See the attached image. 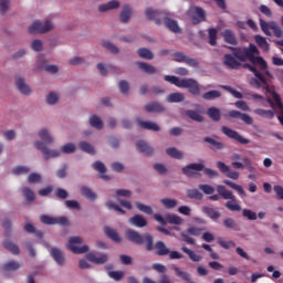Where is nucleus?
Segmentation results:
<instances>
[{
	"label": "nucleus",
	"instance_id": "nucleus-61",
	"mask_svg": "<svg viewBox=\"0 0 283 283\" xmlns=\"http://www.w3.org/2000/svg\"><path fill=\"white\" fill-rule=\"evenodd\" d=\"M199 189L206 193V196H211V193L216 192V188L210 185H199Z\"/></svg>",
	"mask_w": 283,
	"mask_h": 283
},
{
	"label": "nucleus",
	"instance_id": "nucleus-58",
	"mask_svg": "<svg viewBox=\"0 0 283 283\" xmlns=\"http://www.w3.org/2000/svg\"><path fill=\"white\" fill-rule=\"evenodd\" d=\"M56 198H60V200H67V197L70 196L67 193V190L63 189V188H56L54 191Z\"/></svg>",
	"mask_w": 283,
	"mask_h": 283
},
{
	"label": "nucleus",
	"instance_id": "nucleus-15",
	"mask_svg": "<svg viewBox=\"0 0 283 283\" xmlns=\"http://www.w3.org/2000/svg\"><path fill=\"white\" fill-rule=\"evenodd\" d=\"M228 116H230V118H239L240 120H243L245 125H253V117L247 113H242L240 111H230Z\"/></svg>",
	"mask_w": 283,
	"mask_h": 283
},
{
	"label": "nucleus",
	"instance_id": "nucleus-23",
	"mask_svg": "<svg viewBox=\"0 0 283 283\" xmlns=\"http://www.w3.org/2000/svg\"><path fill=\"white\" fill-rule=\"evenodd\" d=\"M222 38L226 43H229V45H238V38H235V33L231 30H224L222 32Z\"/></svg>",
	"mask_w": 283,
	"mask_h": 283
},
{
	"label": "nucleus",
	"instance_id": "nucleus-47",
	"mask_svg": "<svg viewBox=\"0 0 283 283\" xmlns=\"http://www.w3.org/2000/svg\"><path fill=\"white\" fill-rule=\"evenodd\" d=\"M91 127H95V129H103V120L96 115L90 117Z\"/></svg>",
	"mask_w": 283,
	"mask_h": 283
},
{
	"label": "nucleus",
	"instance_id": "nucleus-44",
	"mask_svg": "<svg viewBox=\"0 0 283 283\" xmlns=\"http://www.w3.org/2000/svg\"><path fill=\"white\" fill-rule=\"evenodd\" d=\"M209 34V44L216 46L218 44V29L211 28L208 30Z\"/></svg>",
	"mask_w": 283,
	"mask_h": 283
},
{
	"label": "nucleus",
	"instance_id": "nucleus-25",
	"mask_svg": "<svg viewBox=\"0 0 283 283\" xmlns=\"http://www.w3.org/2000/svg\"><path fill=\"white\" fill-rule=\"evenodd\" d=\"M272 96H273V101H274V103H275V105L279 108V112L281 114V115L277 116V118H279L281 125H283V104H282V98L280 97V94H277L275 92L272 94Z\"/></svg>",
	"mask_w": 283,
	"mask_h": 283
},
{
	"label": "nucleus",
	"instance_id": "nucleus-5",
	"mask_svg": "<svg viewBox=\"0 0 283 283\" xmlns=\"http://www.w3.org/2000/svg\"><path fill=\"white\" fill-rule=\"evenodd\" d=\"M217 192L223 200H230L226 202V208L229 209V211H242V207L235 202V196H233L231 190H227V187L219 185Z\"/></svg>",
	"mask_w": 283,
	"mask_h": 283
},
{
	"label": "nucleus",
	"instance_id": "nucleus-38",
	"mask_svg": "<svg viewBox=\"0 0 283 283\" xmlns=\"http://www.w3.org/2000/svg\"><path fill=\"white\" fill-rule=\"evenodd\" d=\"M157 255H169V249L165 245V242L158 241L155 243Z\"/></svg>",
	"mask_w": 283,
	"mask_h": 283
},
{
	"label": "nucleus",
	"instance_id": "nucleus-60",
	"mask_svg": "<svg viewBox=\"0 0 283 283\" xmlns=\"http://www.w3.org/2000/svg\"><path fill=\"white\" fill-rule=\"evenodd\" d=\"M103 48H105L106 50H108V52H112V54H118V49L116 48V45H114L112 42L109 41H104L103 42Z\"/></svg>",
	"mask_w": 283,
	"mask_h": 283
},
{
	"label": "nucleus",
	"instance_id": "nucleus-56",
	"mask_svg": "<svg viewBox=\"0 0 283 283\" xmlns=\"http://www.w3.org/2000/svg\"><path fill=\"white\" fill-rule=\"evenodd\" d=\"M62 154H74L76 151V146L72 143L65 144L61 148Z\"/></svg>",
	"mask_w": 283,
	"mask_h": 283
},
{
	"label": "nucleus",
	"instance_id": "nucleus-39",
	"mask_svg": "<svg viewBox=\"0 0 283 283\" xmlns=\"http://www.w3.org/2000/svg\"><path fill=\"white\" fill-rule=\"evenodd\" d=\"M203 213H206L208 218H211V220H218L221 216L220 211L216 210V208H209V207L203 208Z\"/></svg>",
	"mask_w": 283,
	"mask_h": 283
},
{
	"label": "nucleus",
	"instance_id": "nucleus-37",
	"mask_svg": "<svg viewBox=\"0 0 283 283\" xmlns=\"http://www.w3.org/2000/svg\"><path fill=\"white\" fill-rule=\"evenodd\" d=\"M136 64L139 67V70H142L146 74H156V67H154V65H150L145 62H137Z\"/></svg>",
	"mask_w": 283,
	"mask_h": 283
},
{
	"label": "nucleus",
	"instance_id": "nucleus-18",
	"mask_svg": "<svg viewBox=\"0 0 283 283\" xmlns=\"http://www.w3.org/2000/svg\"><path fill=\"white\" fill-rule=\"evenodd\" d=\"M86 259L88 260V262H92L93 264H105V262L109 260V256L105 253H102L98 256H96L94 252H90L86 254Z\"/></svg>",
	"mask_w": 283,
	"mask_h": 283
},
{
	"label": "nucleus",
	"instance_id": "nucleus-17",
	"mask_svg": "<svg viewBox=\"0 0 283 283\" xmlns=\"http://www.w3.org/2000/svg\"><path fill=\"white\" fill-rule=\"evenodd\" d=\"M129 224L132 227H136L137 229H144V227H147L148 222L143 214H135L132 218L128 219Z\"/></svg>",
	"mask_w": 283,
	"mask_h": 283
},
{
	"label": "nucleus",
	"instance_id": "nucleus-24",
	"mask_svg": "<svg viewBox=\"0 0 283 283\" xmlns=\"http://www.w3.org/2000/svg\"><path fill=\"white\" fill-rule=\"evenodd\" d=\"M119 19L122 23H128L129 19H132V7L125 4L119 13Z\"/></svg>",
	"mask_w": 283,
	"mask_h": 283
},
{
	"label": "nucleus",
	"instance_id": "nucleus-62",
	"mask_svg": "<svg viewBox=\"0 0 283 283\" xmlns=\"http://www.w3.org/2000/svg\"><path fill=\"white\" fill-rule=\"evenodd\" d=\"M118 87L122 94H129V83L127 81L122 80L118 84Z\"/></svg>",
	"mask_w": 283,
	"mask_h": 283
},
{
	"label": "nucleus",
	"instance_id": "nucleus-43",
	"mask_svg": "<svg viewBox=\"0 0 283 283\" xmlns=\"http://www.w3.org/2000/svg\"><path fill=\"white\" fill-rule=\"evenodd\" d=\"M78 147L82 151H85L86 154H91L92 156H94V154H96V150L94 149V146H92L87 142H80Z\"/></svg>",
	"mask_w": 283,
	"mask_h": 283
},
{
	"label": "nucleus",
	"instance_id": "nucleus-53",
	"mask_svg": "<svg viewBox=\"0 0 283 283\" xmlns=\"http://www.w3.org/2000/svg\"><path fill=\"white\" fill-rule=\"evenodd\" d=\"M220 87L221 90H226V92H229L230 94H232L234 98H243V95L239 91L234 90L229 85H221Z\"/></svg>",
	"mask_w": 283,
	"mask_h": 283
},
{
	"label": "nucleus",
	"instance_id": "nucleus-49",
	"mask_svg": "<svg viewBox=\"0 0 283 283\" xmlns=\"http://www.w3.org/2000/svg\"><path fill=\"white\" fill-rule=\"evenodd\" d=\"M135 206L138 209V211H142V213H146L147 216H151V213H154V209H151V207L149 206H146L138 201L135 202Z\"/></svg>",
	"mask_w": 283,
	"mask_h": 283
},
{
	"label": "nucleus",
	"instance_id": "nucleus-45",
	"mask_svg": "<svg viewBox=\"0 0 283 283\" xmlns=\"http://www.w3.org/2000/svg\"><path fill=\"white\" fill-rule=\"evenodd\" d=\"M137 54L140 56V59H146V61H151V59H154V53L146 48L138 49Z\"/></svg>",
	"mask_w": 283,
	"mask_h": 283
},
{
	"label": "nucleus",
	"instance_id": "nucleus-50",
	"mask_svg": "<svg viewBox=\"0 0 283 283\" xmlns=\"http://www.w3.org/2000/svg\"><path fill=\"white\" fill-rule=\"evenodd\" d=\"M186 115L188 118H191V120H196L197 123H202V120H205V117H202V115L196 111H187Z\"/></svg>",
	"mask_w": 283,
	"mask_h": 283
},
{
	"label": "nucleus",
	"instance_id": "nucleus-35",
	"mask_svg": "<svg viewBox=\"0 0 283 283\" xmlns=\"http://www.w3.org/2000/svg\"><path fill=\"white\" fill-rule=\"evenodd\" d=\"M254 114H256V116H261L262 118H269L270 120L272 118H275V113L271 109L266 111L262 108H256L254 109Z\"/></svg>",
	"mask_w": 283,
	"mask_h": 283
},
{
	"label": "nucleus",
	"instance_id": "nucleus-42",
	"mask_svg": "<svg viewBox=\"0 0 283 283\" xmlns=\"http://www.w3.org/2000/svg\"><path fill=\"white\" fill-rule=\"evenodd\" d=\"M21 263L17 261H9L2 265V271H19Z\"/></svg>",
	"mask_w": 283,
	"mask_h": 283
},
{
	"label": "nucleus",
	"instance_id": "nucleus-55",
	"mask_svg": "<svg viewBox=\"0 0 283 283\" xmlns=\"http://www.w3.org/2000/svg\"><path fill=\"white\" fill-rule=\"evenodd\" d=\"M203 231H205V228H198L196 226L189 227L187 229V233H189V235H195V237L201 235Z\"/></svg>",
	"mask_w": 283,
	"mask_h": 283
},
{
	"label": "nucleus",
	"instance_id": "nucleus-33",
	"mask_svg": "<svg viewBox=\"0 0 283 283\" xmlns=\"http://www.w3.org/2000/svg\"><path fill=\"white\" fill-rule=\"evenodd\" d=\"M3 247H4V249H7V251H10V253H12V255H19V253H20L19 245L14 244L10 240H4Z\"/></svg>",
	"mask_w": 283,
	"mask_h": 283
},
{
	"label": "nucleus",
	"instance_id": "nucleus-31",
	"mask_svg": "<svg viewBox=\"0 0 283 283\" xmlns=\"http://www.w3.org/2000/svg\"><path fill=\"white\" fill-rule=\"evenodd\" d=\"M203 143H209V145H211L210 149H212V151L224 149V145L221 142H218L211 137H205Z\"/></svg>",
	"mask_w": 283,
	"mask_h": 283
},
{
	"label": "nucleus",
	"instance_id": "nucleus-10",
	"mask_svg": "<svg viewBox=\"0 0 283 283\" xmlns=\"http://www.w3.org/2000/svg\"><path fill=\"white\" fill-rule=\"evenodd\" d=\"M221 132L228 138H231L232 140H235L237 143H240V145H249V143H250L249 139L242 137V135H240V133H238L237 130H233L227 126H222Z\"/></svg>",
	"mask_w": 283,
	"mask_h": 283
},
{
	"label": "nucleus",
	"instance_id": "nucleus-34",
	"mask_svg": "<svg viewBox=\"0 0 283 283\" xmlns=\"http://www.w3.org/2000/svg\"><path fill=\"white\" fill-rule=\"evenodd\" d=\"M81 193H82L83 198H86L87 200H91L92 202H94V200H96L95 192L92 191V189L87 186H83L81 188Z\"/></svg>",
	"mask_w": 283,
	"mask_h": 283
},
{
	"label": "nucleus",
	"instance_id": "nucleus-21",
	"mask_svg": "<svg viewBox=\"0 0 283 283\" xmlns=\"http://www.w3.org/2000/svg\"><path fill=\"white\" fill-rule=\"evenodd\" d=\"M254 41L258 45V48H260V50H262V52H269V50H271V44H269V42L266 41V38L256 34L254 36Z\"/></svg>",
	"mask_w": 283,
	"mask_h": 283
},
{
	"label": "nucleus",
	"instance_id": "nucleus-4",
	"mask_svg": "<svg viewBox=\"0 0 283 283\" xmlns=\"http://www.w3.org/2000/svg\"><path fill=\"white\" fill-rule=\"evenodd\" d=\"M243 67H245L247 70H250V72H252L255 76L250 80V85L252 87H255L256 90H260V87H262V85H263V87H269L266 77H264V74L266 76H271V73L269 72V66L264 71H261V69L259 67L260 71H258V67H255L249 63H245V64H243Z\"/></svg>",
	"mask_w": 283,
	"mask_h": 283
},
{
	"label": "nucleus",
	"instance_id": "nucleus-1",
	"mask_svg": "<svg viewBox=\"0 0 283 283\" xmlns=\"http://www.w3.org/2000/svg\"><path fill=\"white\" fill-rule=\"evenodd\" d=\"M228 50L232 51V54H224L223 65L229 67V70H238L242 63H250L260 67L261 72L266 70V62L260 56V50L255 44L250 43L249 46H227Z\"/></svg>",
	"mask_w": 283,
	"mask_h": 283
},
{
	"label": "nucleus",
	"instance_id": "nucleus-12",
	"mask_svg": "<svg viewBox=\"0 0 283 283\" xmlns=\"http://www.w3.org/2000/svg\"><path fill=\"white\" fill-rule=\"evenodd\" d=\"M153 218L156 220V222H159L161 227H167V224H178V216L176 214H166L163 217L159 213H155Z\"/></svg>",
	"mask_w": 283,
	"mask_h": 283
},
{
	"label": "nucleus",
	"instance_id": "nucleus-57",
	"mask_svg": "<svg viewBox=\"0 0 283 283\" xmlns=\"http://www.w3.org/2000/svg\"><path fill=\"white\" fill-rule=\"evenodd\" d=\"M92 167L95 171H98L99 174H105L107 171V167H105V164H103L102 161H95Z\"/></svg>",
	"mask_w": 283,
	"mask_h": 283
},
{
	"label": "nucleus",
	"instance_id": "nucleus-27",
	"mask_svg": "<svg viewBox=\"0 0 283 283\" xmlns=\"http://www.w3.org/2000/svg\"><path fill=\"white\" fill-rule=\"evenodd\" d=\"M138 125L143 129H150V132H160V126L154 122H143L140 119H137Z\"/></svg>",
	"mask_w": 283,
	"mask_h": 283
},
{
	"label": "nucleus",
	"instance_id": "nucleus-63",
	"mask_svg": "<svg viewBox=\"0 0 283 283\" xmlns=\"http://www.w3.org/2000/svg\"><path fill=\"white\" fill-rule=\"evenodd\" d=\"M28 182L30 185H34L36 182H41V175H39L36 172L30 174L29 177H28Z\"/></svg>",
	"mask_w": 283,
	"mask_h": 283
},
{
	"label": "nucleus",
	"instance_id": "nucleus-6",
	"mask_svg": "<svg viewBox=\"0 0 283 283\" xmlns=\"http://www.w3.org/2000/svg\"><path fill=\"white\" fill-rule=\"evenodd\" d=\"M187 14L192 25H200V23L207 21V11H205V9H202L201 7L190 6Z\"/></svg>",
	"mask_w": 283,
	"mask_h": 283
},
{
	"label": "nucleus",
	"instance_id": "nucleus-40",
	"mask_svg": "<svg viewBox=\"0 0 283 283\" xmlns=\"http://www.w3.org/2000/svg\"><path fill=\"white\" fill-rule=\"evenodd\" d=\"M220 96H222V93L220 91H208L202 95V98L205 101H216V98H220Z\"/></svg>",
	"mask_w": 283,
	"mask_h": 283
},
{
	"label": "nucleus",
	"instance_id": "nucleus-19",
	"mask_svg": "<svg viewBox=\"0 0 283 283\" xmlns=\"http://www.w3.org/2000/svg\"><path fill=\"white\" fill-rule=\"evenodd\" d=\"M136 148L140 151V154H145L146 156H154V148L147 144L145 140L136 142Z\"/></svg>",
	"mask_w": 283,
	"mask_h": 283
},
{
	"label": "nucleus",
	"instance_id": "nucleus-48",
	"mask_svg": "<svg viewBox=\"0 0 283 283\" xmlns=\"http://www.w3.org/2000/svg\"><path fill=\"white\" fill-rule=\"evenodd\" d=\"M187 196H188V198H191L192 200H202V198H205L202 192H200V190H198V189L187 190Z\"/></svg>",
	"mask_w": 283,
	"mask_h": 283
},
{
	"label": "nucleus",
	"instance_id": "nucleus-8",
	"mask_svg": "<svg viewBox=\"0 0 283 283\" xmlns=\"http://www.w3.org/2000/svg\"><path fill=\"white\" fill-rule=\"evenodd\" d=\"M50 30H54V24L50 20H46L44 23L36 20L29 27V34H45Z\"/></svg>",
	"mask_w": 283,
	"mask_h": 283
},
{
	"label": "nucleus",
	"instance_id": "nucleus-32",
	"mask_svg": "<svg viewBox=\"0 0 283 283\" xmlns=\"http://www.w3.org/2000/svg\"><path fill=\"white\" fill-rule=\"evenodd\" d=\"M223 184L230 187L231 189H234L239 193V196L244 197L247 196V192L244 191V188L242 186L234 184L233 181L226 179L223 180Z\"/></svg>",
	"mask_w": 283,
	"mask_h": 283
},
{
	"label": "nucleus",
	"instance_id": "nucleus-11",
	"mask_svg": "<svg viewBox=\"0 0 283 283\" xmlns=\"http://www.w3.org/2000/svg\"><path fill=\"white\" fill-rule=\"evenodd\" d=\"M35 149L42 151L45 160H50V158H59V156H61V153L59 150H50L41 140L35 142Z\"/></svg>",
	"mask_w": 283,
	"mask_h": 283
},
{
	"label": "nucleus",
	"instance_id": "nucleus-3",
	"mask_svg": "<svg viewBox=\"0 0 283 283\" xmlns=\"http://www.w3.org/2000/svg\"><path fill=\"white\" fill-rule=\"evenodd\" d=\"M125 238L128 242H133V244H145L148 251H154V237L151 234H140L138 231L134 229H127L125 231Z\"/></svg>",
	"mask_w": 283,
	"mask_h": 283
},
{
	"label": "nucleus",
	"instance_id": "nucleus-9",
	"mask_svg": "<svg viewBox=\"0 0 283 283\" xmlns=\"http://www.w3.org/2000/svg\"><path fill=\"white\" fill-rule=\"evenodd\" d=\"M178 87H185L189 90L190 94H193V96H200V85L193 78H179Z\"/></svg>",
	"mask_w": 283,
	"mask_h": 283
},
{
	"label": "nucleus",
	"instance_id": "nucleus-22",
	"mask_svg": "<svg viewBox=\"0 0 283 283\" xmlns=\"http://www.w3.org/2000/svg\"><path fill=\"white\" fill-rule=\"evenodd\" d=\"M51 255H52L53 260L56 262V264H59L60 266H63V264H65V255L63 254V252L60 249L52 248Z\"/></svg>",
	"mask_w": 283,
	"mask_h": 283
},
{
	"label": "nucleus",
	"instance_id": "nucleus-64",
	"mask_svg": "<svg viewBox=\"0 0 283 283\" xmlns=\"http://www.w3.org/2000/svg\"><path fill=\"white\" fill-rule=\"evenodd\" d=\"M274 193H276L277 200H283V187L282 186H274L273 187Z\"/></svg>",
	"mask_w": 283,
	"mask_h": 283
},
{
	"label": "nucleus",
	"instance_id": "nucleus-52",
	"mask_svg": "<svg viewBox=\"0 0 283 283\" xmlns=\"http://www.w3.org/2000/svg\"><path fill=\"white\" fill-rule=\"evenodd\" d=\"M108 277H112V280H115V282H120L123 277H125V272L123 271H109L107 273Z\"/></svg>",
	"mask_w": 283,
	"mask_h": 283
},
{
	"label": "nucleus",
	"instance_id": "nucleus-59",
	"mask_svg": "<svg viewBox=\"0 0 283 283\" xmlns=\"http://www.w3.org/2000/svg\"><path fill=\"white\" fill-rule=\"evenodd\" d=\"M242 216H243V218H248V220H258V213H255L249 209H243Z\"/></svg>",
	"mask_w": 283,
	"mask_h": 283
},
{
	"label": "nucleus",
	"instance_id": "nucleus-30",
	"mask_svg": "<svg viewBox=\"0 0 283 283\" xmlns=\"http://www.w3.org/2000/svg\"><path fill=\"white\" fill-rule=\"evenodd\" d=\"M207 114L209 118H211V120H213L214 123L220 122V118H222V113L219 111V108L213 106L208 108Z\"/></svg>",
	"mask_w": 283,
	"mask_h": 283
},
{
	"label": "nucleus",
	"instance_id": "nucleus-13",
	"mask_svg": "<svg viewBox=\"0 0 283 283\" xmlns=\"http://www.w3.org/2000/svg\"><path fill=\"white\" fill-rule=\"evenodd\" d=\"M217 168L219 169V171H221V174H226L227 178H230L231 180L240 179V172L231 170V168L227 166L224 161H218Z\"/></svg>",
	"mask_w": 283,
	"mask_h": 283
},
{
	"label": "nucleus",
	"instance_id": "nucleus-26",
	"mask_svg": "<svg viewBox=\"0 0 283 283\" xmlns=\"http://www.w3.org/2000/svg\"><path fill=\"white\" fill-rule=\"evenodd\" d=\"M119 7H120V2H118V0H113L105 4H101L98 7V10L99 12H107L109 10H116V8H119Z\"/></svg>",
	"mask_w": 283,
	"mask_h": 283
},
{
	"label": "nucleus",
	"instance_id": "nucleus-41",
	"mask_svg": "<svg viewBox=\"0 0 283 283\" xmlns=\"http://www.w3.org/2000/svg\"><path fill=\"white\" fill-rule=\"evenodd\" d=\"M181 250L184 251V253H186V255L189 256V259H190L192 262H200V260H202V256H201V255L196 254V252H193V250H190V249L187 248V247H182Z\"/></svg>",
	"mask_w": 283,
	"mask_h": 283
},
{
	"label": "nucleus",
	"instance_id": "nucleus-36",
	"mask_svg": "<svg viewBox=\"0 0 283 283\" xmlns=\"http://www.w3.org/2000/svg\"><path fill=\"white\" fill-rule=\"evenodd\" d=\"M39 136H40L41 140L46 143V145H52V143H54V138H52V135H50V132L45 128H42L39 132Z\"/></svg>",
	"mask_w": 283,
	"mask_h": 283
},
{
	"label": "nucleus",
	"instance_id": "nucleus-14",
	"mask_svg": "<svg viewBox=\"0 0 283 283\" xmlns=\"http://www.w3.org/2000/svg\"><path fill=\"white\" fill-rule=\"evenodd\" d=\"M205 169V164H190L182 168V172L188 178H193L198 174V171H202Z\"/></svg>",
	"mask_w": 283,
	"mask_h": 283
},
{
	"label": "nucleus",
	"instance_id": "nucleus-28",
	"mask_svg": "<svg viewBox=\"0 0 283 283\" xmlns=\"http://www.w3.org/2000/svg\"><path fill=\"white\" fill-rule=\"evenodd\" d=\"M104 233H105V235H107V238L113 240V242H120V240H122L118 232L111 227H105Z\"/></svg>",
	"mask_w": 283,
	"mask_h": 283
},
{
	"label": "nucleus",
	"instance_id": "nucleus-29",
	"mask_svg": "<svg viewBox=\"0 0 283 283\" xmlns=\"http://www.w3.org/2000/svg\"><path fill=\"white\" fill-rule=\"evenodd\" d=\"M145 109H146V112H157L158 114H160V113L165 112V106H163L158 102H151L145 106Z\"/></svg>",
	"mask_w": 283,
	"mask_h": 283
},
{
	"label": "nucleus",
	"instance_id": "nucleus-16",
	"mask_svg": "<svg viewBox=\"0 0 283 283\" xmlns=\"http://www.w3.org/2000/svg\"><path fill=\"white\" fill-rule=\"evenodd\" d=\"M178 63H185L189 67H200V62H198V60L190 57L182 52L178 53Z\"/></svg>",
	"mask_w": 283,
	"mask_h": 283
},
{
	"label": "nucleus",
	"instance_id": "nucleus-51",
	"mask_svg": "<svg viewBox=\"0 0 283 283\" xmlns=\"http://www.w3.org/2000/svg\"><path fill=\"white\" fill-rule=\"evenodd\" d=\"M161 205L166 209H174V207H177L178 201L176 199H169V198H164L160 200Z\"/></svg>",
	"mask_w": 283,
	"mask_h": 283
},
{
	"label": "nucleus",
	"instance_id": "nucleus-20",
	"mask_svg": "<svg viewBox=\"0 0 283 283\" xmlns=\"http://www.w3.org/2000/svg\"><path fill=\"white\" fill-rule=\"evenodd\" d=\"M15 85L19 92H21V94H24V96H30L32 94V90H30V86L25 84V80H23V77H17Z\"/></svg>",
	"mask_w": 283,
	"mask_h": 283
},
{
	"label": "nucleus",
	"instance_id": "nucleus-7",
	"mask_svg": "<svg viewBox=\"0 0 283 283\" xmlns=\"http://www.w3.org/2000/svg\"><path fill=\"white\" fill-rule=\"evenodd\" d=\"M78 244H83V238L81 237H71L69 239V243L66 244V249L75 255H82L83 253H87L90 251V245L84 244L83 247H78Z\"/></svg>",
	"mask_w": 283,
	"mask_h": 283
},
{
	"label": "nucleus",
	"instance_id": "nucleus-46",
	"mask_svg": "<svg viewBox=\"0 0 283 283\" xmlns=\"http://www.w3.org/2000/svg\"><path fill=\"white\" fill-rule=\"evenodd\" d=\"M22 193L27 202H34V200H36V195H34V191H32L30 188H23Z\"/></svg>",
	"mask_w": 283,
	"mask_h": 283
},
{
	"label": "nucleus",
	"instance_id": "nucleus-54",
	"mask_svg": "<svg viewBox=\"0 0 283 283\" xmlns=\"http://www.w3.org/2000/svg\"><path fill=\"white\" fill-rule=\"evenodd\" d=\"M12 174H14V176L30 174V168L28 166H17L15 168L12 169Z\"/></svg>",
	"mask_w": 283,
	"mask_h": 283
},
{
	"label": "nucleus",
	"instance_id": "nucleus-2",
	"mask_svg": "<svg viewBox=\"0 0 283 283\" xmlns=\"http://www.w3.org/2000/svg\"><path fill=\"white\" fill-rule=\"evenodd\" d=\"M145 14L149 21H155L157 25H163V23H165V27L168 28L170 32H175V34L178 33V22L169 19V13L148 8L146 9Z\"/></svg>",
	"mask_w": 283,
	"mask_h": 283
}]
</instances>
